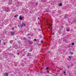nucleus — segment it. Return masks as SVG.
<instances>
[{
  "instance_id": "1",
  "label": "nucleus",
  "mask_w": 76,
  "mask_h": 76,
  "mask_svg": "<svg viewBox=\"0 0 76 76\" xmlns=\"http://www.w3.org/2000/svg\"><path fill=\"white\" fill-rule=\"evenodd\" d=\"M20 26H21V27H23V26H26V25H25V24L24 23V22H23L22 24L20 25Z\"/></svg>"
},
{
  "instance_id": "2",
  "label": "nucleus",
  "mask_w": 76,
  "mask_h": 76,
  "mask_svg": "<svg viewBox=\"0 0 76 76\" xmlns=\"http://www.w3.org/2000/svg\"><path fill=\"white\" fill-rule=\"evenodd\" d=\"M19 18L20 20H22V19H23V17H22V16L20 15L19 16Z\"/></svg>"
},
{
  "instance_id": "3",
  "label": "nucleus",
  "mask_w": 76,
  "mask_h": 76,
  "mask_svg": "<svg viewBox=\"0 0 76 76\" xmlns=\"http://www.w3.org/2000/svg\"><path fill=\"white\" fill-rule=\"evenodd\" d=\"M8 75H9V74L7 73V72L5 73L4 74V76H8Z\"/></svg>"
},
{
  "instance_id": "4",
  "label": "nucleus",
  "mask_w": 76,
  "mask_h": 76,
  "mask_svg": "<svg viewBox=\"0 0 76 76\" xmlns=\"http://www.w3.org/2000/svg\"><path fill=\"white\" fill-rule=\"evenodd\" d=\"M11 35H13L14 34H15V32H11Z\"/></svg>"
},
{
  "instance_id": "5",
  "label": "nucleus",
  "mask_w": 76,
  "mask_h": 76,
  "mask_svg": "<svg viewBox=\"0 0 76 76\" xmlns=\"http://www.w3.org/2000/svg\"><path fill=\"white\" fill-rule=\"evenodd\" d=\"M62 6V3H59V6Z\"/></svg>"
},
{
  "instance_id": "6",
  "label": "nucleus",
  "mask_w": 76,
  "mask_h": 76,
  "mask_svg": "<svg viewBox=\"0 0 76 76\" xmlns=\"http://www.w3.org/2000/svg\"><path fill=\"white\" fill-rule=\"evenodd\" d=\"M46 25H48V21H46Z\"/></svg>"
},
{
  "instance_id": "7",
  "label": "nucleus",
  "mask_w": 76,
  "mask_h": 76,
  "mask_svg": "<svg viewBox=\"0 0 76 76\" xmlns=\"http://www.w3.org/2000/svg\"><path fill=\"white\" fill-rule=\"evenodd\" d=\"M18 16V15H16L15 16V18H16L17 17V16Z\"/></svg>"
},
{
  "instance_id": "8",
  "label": "nucleus",
  "mask_w": 76,
  "mask_h": 76,
  "mask_svg": "<svg viewBox=\"0 0 76 76\" xmlns=\"http://www.w3.org/2000/svg\"><path fill=\"white\" fill-rule=\"evenodd\" d=\"M33 43V42H29V44H32Z\"/></svg>"
},
{
  "instance_id": "9",
  "label": "nucleus",
  "mask_w": 76,
  "mask_h": 76,
  "mask_svg": "<svg viewBox=\"0 0 76 76\" xmlns=\"http://www.w3.org/2000/svg\"><path fill=\"white\" fill-rule=\"evenodd\" d=\"M34 41H35V42H37V39H34Z\"/></svg>"
},
{
  "instance_id": "10",
  "label": "nucleus",
  "mask_w": 76,
  "mask_h": 76,
  "mask_svg": "<svg viewBox=\"0 0 76 76\" xmlns=\"http://www.w3.org/2000/svg\"><path fill=\"white\" fill-rule=\"evenodd\" d=\"M71 57H72V56H69L68 57V58H70V59H71Z\"/></svg>"
},
{
  "instance_id": "11",
  "label": "nucleus",
  "mask_w": 76,
  "mask_h": 76,
  "mask_svg": "<svg viewBox=\"0 0 76 76\" xmlns=\"http://www.w3.org/2000/svg\"><path fill=\"white\" fill-rule=\"evenodd\" d=\"M72 45H75V43L74 42H72Z\"/></svg>"
},
{
  "instance_id": "12",
  "label": "nucleus",
  "mask_w": 76,
  "mask_h": 76,
  "mask_svg": "<svg viewBox=\"0 0 76 76\" xmlns=\"http://www.w3.org/2000/svg\"><path fill=\"white\" fill-rule=\"evenodd\" d=\"M67 31H70V29H66Z\"/></svg>"
},
{
  "instance_id": "13",
  "label": "nucleus",
  "mask_w": 76,
  "mask_h": 76,
  "mask_svg": "<svg viewBox=\"0 0 76 76\" xmlns=\"http://www.w3.org/2000/svg\"><path fill=\"white\" fill-rule=\"evenodd\" d=\"M23 39H24V40L26 39V38H23Z\"/></svg>"
},
{
  "instance_id": "14",
  "label": "nucleus",
  "mask_w": 76,
  "mask_h": 76,
  "mask_svg": "<svg viewBox=\"0 0 76 76\" xmlns=\"http://www.w3.org/2000/svg\"><path fill=\"white\" fill-rule=\"evenodd\" d=\"M48 69H49V67H48V68H46V70H48Z\"/></svg>"
},
{
  "instance_id": "15",
  "label": "nucleus",
  "mask_w": 76,
  "mask_h": 76,
  "mask_svg": "<svg viewBox=\"0 0 76 76\" xmlns=\"http://www.w3.org/2000/svg\"><path fill=\"white\" fill-rule=\"evenodd\" d=\"M41 43H42V42H43V41H42V40H41Z\"/></svg>"
},
{
  "instance_id": "16",
  "label": "nucleus",
  "mask_w": 76,
  "mask_h": 76,
  "mask_svg": "<svg viewBox=\"0 0 76 76\" xmlns=\"http://www.w3.org/2000/svg\"><path fill=\"white\" fill-rule=\"evenodd\" d=\"M66 73V71H64V73Z\"/></svg>"
},
{
  "instance_id": "17",
  "label": "nucleus",
  "mask_w": 76,
  "mask_h": 76,
  "mask_svg": "<svg viewBox=\"0 0 76 76\" xmlns=\"http://www.w3.org/2000/svg\"><path fill=\"white\" fill-rule=\"evenodd\" d=\"M5 44H6V42H4V45H5Z\"/></svg>"
},
{
  "instance_id": "18",
  "label": "nucleus",
  "mask_w": 76,
  "mask_h": 76,
  "mask_svg": "<svg viewBox=\"0 0 76 76\" xmlns=\"http://www.w3.org/2000/svg\"><path fill=\"white\" fill-rule=\"evenodd\" d=\"M48 28L49 29H50V27H49Z\"/></svg>"
},
{
  "instance_id": "19",
  "label": "nucleus",
  "mask_w": 76,
  "mask_h": 76,
  "mask_svg": "<svg viewBox=\"0 0 76 76\" xmlns=\"http://www.w3.org/2000/svg\"><path fill=\"white\" fill-rule=\"evenodd\" d=\"M12 29H13V30H14V28H12Z\"/></svg>"
},
{
  "instance_id": "20",
  "label": "nucleus",
  "mask_w": 76,
  "mask_h": 76,
  "mask_svg": "<svg viewBox=\"0 0 76 76\" xmlns=\"http://www.w3.org/2000/svg\"><path fill=\"white\" fill-rule=\"evenodd\" d=\"M27 35H30V34H28Z\"/></svg>"
},
{
  "instance_id": "21",
  "label": "nucleus",
  "mask_w": 76,
  "mask_h": 76,
  "mask_svg": "<svg viewBox=\"0 0 76 76\" xmlns=\"http://www.w3.org/2000/svg\"><path fill=\"white\" fill-rule=\"evenodd\" d=\"M68 68H69V67H70V66H68Z\"/></svg>"
},
{
  "instance_id": "22",
  "label": "nucleus",
  "mask_w": 76,
  "mask_h": 76,
  "mask_svg": "<svg viewBox=\"0 0 76 76\" xmlns=\"http://www.w3.org/2000/svg\"><path fill=\"white\" fill-rule=\"evenodd\" d=\"M18 55H19V53H18Z\"/></svg>"
},
{
  "instance_id": "23",
  "label": "nucleus",
  "mask_w": 76,
  "mask_h": 76,
  "mask_svg": "<svg viewBox=\"0 0 76 76\" xmlns=\"http://www.w3.org/2000/svg\"><path fill=\"white\" fill-rule=\"evenodd\" d=\"M39 25H40V23H38Z\"/></svg>"
},
{
  "instance_id": "24",
  "label": "nucleus",
  "mask_w": 76,
  "mask_h": 76,
  "mask_svg": "<svg viewBox=\"0 0 76 76\" xmlns=\"http://www.w3.org/2000/svg\"><path fill=\"white\" fill-rule=\"evenodd\" d=\"M49 26H51V24H49Z\"/></svg>"
},
{
  "instance_id": "25",
  "label": "nucleus",
  "mask_w": 76,
  "mask_h": 76,
  "mask_svg": "<svg viewBox=\"0 0 76 76\" xmlns=\"http://www.w3.org/2000/svg\"><path fill=\"white\" fill-rule=\"evenodd\" d=\"M31 36H33V34H31Z\"/></svg>"
},
{
  "instance_id": "26",
  "label": "nucleus",
  "mask_w": 76,
  "mask_h": 76,
  "mask_svg": "<svg viewBox=\"0 0 76 76\" xmlns=\"http://www.w3.org/2000/svg\"><path fill=\"white\" fill-rule=\"evenodd\" d=\"M38 19H39V18H38Z\"/></svg>"
},
{
  "instance_id": "27",
  "label": "nucleus",
  "mask_w": 76,
  "mask_h": 76,
  "mask_svg": "<svg viewBox=\"0 0 76 76\" xmlns=\"http://www.w3.org/2000/svg\"><path fill=\"white\" fill-rule=\"evenodd\" d=\"M52 35H54V33H53Z\"/></svg>"
},
{
  "instance_id": "28",
  "label": "nucleus",
  "mask_w": 76,
  "mask_h": 76,
  "mask_svg": "<svg viewBox=\"0 0 76 76\" xmlns=\"http://www.w3.org/2000/svg\"><path fill=\"white\" fill-rule=\"evenodd\" d=\"M1 42V40H0V42Z\"/></svg>"
},
{
  "instance_id": "29",
  "label": "nucleus",
  "mask_w": 76,
  "mask_h": 76,
  "mask_svg": "<svg viewBox=\"0 0 76 76\" xmlns=\"http://www.w3.org/2000/svg\"><path fill=\"white\" fill-rule=\"evenodd\" d=\"M54 59H55V60H56V58H54Z\"/></svg>"
},
{
  "instance_id": "30",
  "label": "nucleus",
  "mask_w": 76,
  "mask_h": 76,
  "mask_svg": "<svg viewBox=\"0 0 76 76\" xmlns=\"http://www.w3.org/2000/svg\"><path fill=\"white\" fill-rule=\"evenodd\" d=\"M2 39V40H3V39Z\"/></svg>"
},
{
  "instance_id": "31",
  "label": "nucleus",
  "mask_w": 76,
  "mask_h": 76,
  "mask_svg": "<svg viewBox=\"0 0 76 76\" xmlns=\"http://www.w3.org/2000/svg\"><path fill=\"white\" fill-rule=\"evenodd\" d=\"M29 38H30V37H29Z\"/></svg>"
},
{
  "instance_id": "32",
  "label": "nucleus",
  "mask_w": 76,
  "mask_h": 76,
  "mask_svg": "<svg viewBox=\"0 0 76 76\" xmlns=\"http://www.w3.org/2000/svg\"><path fill=\"white\" fill-rule=\"evenodd\" d=\"M36 3L37 4V3Z\"/></svg>"
},
{
  "instance_id": "33",
  "label": "nucleus",
  "mask_w": 76,
  "mask_h": 76,
  "mask_svg": "<svg viewBox=\"0 0 76 76\" xmlns=\"http://www.w3.org/2000/svg\"><path fill=\"white\" fill-rule=\"evenodd\" d=\"M25 27H26V26H25Z\"/></svg>"
},
{
  "instance_id": "34",
  "label": "nucleus",
  "mask_w": 76,
  "mask_h": 76,
  "mask_svg": "<svg viewBox=\"0 0 76 76\" xmlns=\"http://www.w3.org/2000/svg\"><path fill=\"white\" fill-rule=\"evenodd\" d=\"M15 49H16V48Z\"/></svg>"
}]
</instances>
